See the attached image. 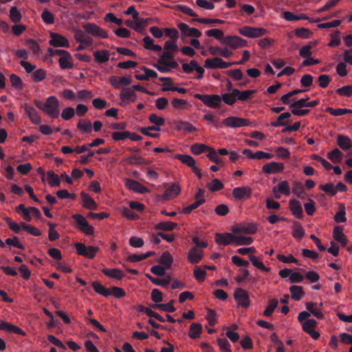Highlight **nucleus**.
Segmentation results:
<instances>
[{"label": "nucleus", "instance_id": "nucleus-1", "mask_svg": "<svg viewBox=\"0 0 352 352\" xmlns=\"http://www.w3.org/2000/svg\"><path fill=\"white\" fill-rule=\"evenodd\" d=\"M35 106L43 111L47 115L52 118H57L60 115V104L59 100L54 96H49L46 98L45 102L38 100H34Z\"/></svg>", "mask_w": 352, "mask_h": 352}, {"label": "nucleus", "instance_id": "nucleus-2", "mask_svg": "<svg viewBox=\"0 0 352 352\" xmlns=\"http://www.w3.org/2000/svg\"><path fill=\"white\" fill-rule=\"evenodd\" d=\"M194 97L201 100L206 106L210 108L217 109L221 104V96L217 94H195Z\"/></svg>", "mask_w": 352, "mask_h": 352}, {"label": "nucleus", "instance_id": "nucleus-3", "mask_svg": "<svg viewBox=\"0 0 352 352\" xmlns=\"http://www.w3.org/2000/svg\"><path fill=\"white\" fill-rule=\"evenodd\" d=\"M72 218L76 221V228L87 235H92L94 233V228L89 224V222L84 216L80 214L72 215Z\"/></svg>", "mask_w": 352, "mask_h": 352}, {"label": "nucleus", "instance_id": "nucleus-4", "mask_svg": "<svg viewBox=\"0 0 352 352\" xmlns=\"http://www.w3.org/2000/svg\"><path fill=\"white\" fill-rule=\"evenodd\" d=\"M239 32L240 34L248 38H258L266 34L267 31L263 28L243 26L239 29Z\"/></svg>", "mask_w": 352, "mask_h": 352}, {"label": "nucleus", "instance_id": "nucleus-5", "mask_svg": "<svg viewBox=\"0 0 352 352\" xmlns=\"http://www.w3.org/2000/svg\"><path fill=\"white\" fill-rule=\"evenodd\" d=\"M223 45L232 49L243 47L248 45V41L239 36H227L223 40Z\"/></svg>", "mask_w": 352, "mask_h": 352}, {"label": "nucleus", "instance_id": "nucleus-6", "mask_svg": "<svg viewBox=\"0 0 352 352\" xmlns=\"http://www.w3.org/2000/svg\"><path fill=\"white\" fill-rule=\"evenodd\" d=\"M233 65L231 62H226L222 58L215 57L214 58H208L205 60L204 67L208 69H226Z\"/></svg>", "mask_w": 352, "mask_h": 352}, {"label": "nucleus", "instance_id": "nucleus-7", "mask_svg": "<svg viewBox=\"0 0 352 352\" xmlns=\"http://www.w3.org/2000/svg\"><path fill=\"white\" fill-rule=\"evenodd\" d=\"M223 124L231 128H240L245 126H249L250 122L243 118L230 116L223 120Z\"/></svg>", "mask_w": 352, "mask_h": 352}, {"label": "nucleus", "instance_id": "nucleus-8", "mask_svg": "<svg viewBox=\"0 0 352 352\" xmlns=\"http://www.w3.org/2000/svg\"><path fill=\"white\" fill-rule=\"evenodd\" d=\"M83 28L87 33L91 34L96 37L107 38L108 37L107 32L102 28H100L95 23H85Z\"/></svg>", "mask_w": 352, "mask_h": 352}, {"label": "nucleus", "instance_id": "nucleus-9", "mask_svg": "<svg viewBox=\"0 0 352 352\" xmlns=\"http://www.w3.org/2000/svg\"><path fill=\"white\" fill-rule=\"evenodd\" d=\"M234 298L239 306L244 308H248L250 306L249 295L245 289L242 288L236 289Z\"/></svg>", "mask_w": 352, "mask_h": 352}, {"label": "nucleus", "instance_id": "nucleus-10", "mask_svg": "<svg viewBox=\"0 0 352 352\" xmlns=\"http://www.w3.org/2000/svg\"><path fill=\"white\" fill-rule=\"evenodd\" d=\"M51 39L49 41L50 45L56 47H69V43L68 40L61 34L55 32L50 33Z\"/></svg>", "mask_w": 352, "mask_h": 352}, {"label": "nucleus", "instance_id": "nucleus-11", "mask_svg": "<svg viewBox=\"0 0 352 352\" xmlns=\"http://www.w3.org/2000/svg\"><path fill=\"white\" fill-rule=\"evenodd\" d=\"M252 189L248 186L236 187L232 190V196L235 200L248 199L252 196Z\"/></svg>", "mask_w": 352, "mask_h": 352}, {"label": "nucleus", "instance_id": "nucleus-12", "mask_svg": "<svg viewBox=\"0 0 352 352\" xmlns=\"http://www.w3.org/2000/svg\"><path fill=\"white\" fill-rule=\"evenodd\" d=\"M285 166L283 163L271 162L263 165L262 171L265 174H275L284 170Z\"/></svg>", "mask_w": 352, "mask_h": 352}, {"label": "nucleus", "instance_id": "nucleus-13", "mask_svg": "<svg viewBox=\"0 0 352 352\" xmlns=\"http://www.w3.org/2000/svg\"><path fill=\"white\" fill-rule=\"evenodd\" d=\"M178 28L181 31L182 34L186 36H192L199 38L201 36V32L195 28H190L187 24L184 23H179L177 25Z\"/></svg>", "mask_w": 352, "mask_h": 352}, {"label": "nucleus", "instance_id": "nucleus-14", "mask_svg": "<svg viewBox=\"0 0 352 352\" xmlns=\"http://www.w3.org/2000/svg\"><path fill=\"white\" fill-rule=\"evenodd\" d=\"M23 109L32 123L36 125L41 124V116L33 107L29 105L28 103H25L23 104Z\"/></svg>", "mask_w": 352, "mask_h": 352}, {"label": "nucleus", "instance_id": "nucleus-15", "mask_svg": "<svg viewBox=\"0 0 352 352\" xmlns=\"http://www.w3.org/2000/svg\"><path fill=\"white\" fill-rule=\"evenodd\" d=\"M109 80L115 89H118L121 85H129L132 82L130 76L119 77L117 76H111L109 77Z\"/></svg>", "mask_w": 352, "mask_h": 352}, {"label": "nucleus", "instance_id": "nucleus-16", "mask_svg": "<svg viewBox=\"0 0 352 352\" xmlns=\"http://www.w3.org/2000/svg\"><path fill=\"white\" fill-rule=\"evenodd\" d=\"M126 186L129 190H133L140 194H145L149 192V190L147 187L143 186L140 182L133 179H127L126 180Z\"/></svg>", "mask_w": 352, "mask_h": 352}, {"label": "nucleus", "instance_id": "nucleus-17", "mask_svg": "<svg viewBox=\"0 0 352 352\" xmlns=\"http://www.w3.org/2000/svg\"><path fill=\"white\" fill-rule=\"evenodd\" d=\"M204 257V252L197 247L190 248L188 254V260L191 264L199 263Z\"/></svg>", "mask_w": 352, "mask_h": 352}, {"label": "nucleus", "instance_id": "nucleus-18", "mask_svg": "<svg viewBox=\"0 0 352 352\" xmlns=\"http://www.w3.org/2000/svg\"><path fill=\"white\" fill-rule=\"evenodd\" d=\"M234 235L229 232L217 233L215 236V241L219 245H228L232 243H234Z\"/></svg>", "mask_w": 352, "mask_h": 352}, {"label": "nucleus", "instance_id": "nucleus-19", "mask_svg": "<svg viewBox=\"0 0 352 352\" xmlns=\"http://www.w3.org/2000/svg\"><path fill=\"white\" fill-rule=\"evenodd\" d=\"M289 205L292 214L298 219H302L303 217V211L300 202L296 199H291L289 201Z\"/></svg>", "mask_w": 352, "mask_h": 352}, {"label": "nucleus", "instance_id": "nucleus-20", "mask_svg": "<svg viewBox=\"0 0 352 352\" xmlns=\"http://www.w3.org/2000/svg\"><path fill=\"white\" fill-rule=\"evenodd\" d=\"M181 191L180 187L178 184L174 183L172 186L168 188L162 195V198L166 200L171 199L177 196Z\"/></svg>", "mask_w": 352, "mask_h": 352}, {"label": "nucleus", "instance_id": "nucleus-21", "mask_svg": "<svg viewBox=\"0 0 352 352\" xmlns=\"http://www.w3.org/2000/svg\"><path fill=\"white\" fill-rule=\"evenodd\" d=\"M80 196L83 207L92 210L97 209L98 205L96 202L88 194L82 191L80 193Z\"/></svg>", "mask_w": 352, "mask_h": 352}, {"label": "nucleus", "instance_id": "nucleus-22", "mask_svg": "<svg viewBox=\"0 0 352 352\" xmlns=\"http://www.w3.org/2000/svg\"><path fill=\"white\" fill-rule=\"evenodd\" d=\"M333 236L335 240L340 243L342 246L345 247L347 245V238L342 232V228L340 226H336L333 228Z\"/></svg>", "mask_w": 352, "mask_h": 352}, {"label": "nucleus", "instance_id": "nucleus-23", "mask_svg": "<svg viewBox=\"0 0 352 352\" xmlns=\"http://www.w3.org/2000/svg\"><path fill=\"white\" fill-rule=\"evenodd\" d=\"M102 272L111 278H113L118 280H122L124 277V272L118 268H113V269H107L104 268L102 270Z\"/></svg>", "mask_w": 352, "mask_h": 352}, {"label": "nucleus", "instance_id": "nucleus-24", "mask_svg": "<svg viewBox=\"0 0 352 352\" xmlns=\"http://www.w3.org/2000/svg\"><path fill=\"white\" fill-rule=\"evenodd\" d=\"M235 233H244L246 234H253L257 232V228L254 223H247L241 226L239 228L233 230Z\"/></svg>", "mask_w": 352, "mask_h": 352}, {"label": "nucleus", "instance_id": "nucleus-25", "mask_svg": "<svg viewBox=\"0 0 352 352\" xmlns=\"http://www.w3.org/2000/svg\"><path fill=\"white\" fill-rule=\"evenodd\" d=\"M123 162H126L130 165H142L146 164V160L140 155H132L126 156L122 159Z\"/></svg>", "mask_w": 352, "mask_h": 352}, {"label": "nucleus", "instance_id": "nucleus-26", "mask_svg": "<svg viewBox=\"0 0 352 352\" xmlns=\"http://www.w3.org/2000/svg\"><path fill=\"white\" fill-rule=\"evenodd\" d=\"M306 309L310 314L316 317L318 319H322L324 314L321 309L317 307V304L313 302H308L305 304Z\"/></svg>", "mask_w": 352, "mask_h": 352}, {"label": "nucleus", "instance_id": "nucleus-27", "mask_svg": "<svg viewBox=\"0 0 352 352\" xmlns=\"http://www.w3.org/2000/svg\"><path fill=\"white\" fill-rule=\"evenodd\" d=\"M0 329L5 330L10 333H14L18 335H25L24 331L14 324H12L8 322H2L0 323Z\"/></svg>", "mask_w": 352, "mask_h": 352}, {"label": "nucleus", "instance_id": "nucleus-28", "mask_svg": "<svg viewBox=\"0 0 352 352\" xmlns=\"http://www.w3.org/2000/svg\"><path fill=\"white\" fill-rule=\"evenodd\" d=\"M120 97L122 100H127L134 102L136 100L137 95L132 88L124 87L122 88Z\"/></svg>", "mask_w": 352, "mask_h": 352}, {"label": "nucleus", "instance_id": "nucleus-29", "mask_svg": "<svg viewBox=\"0 0 352 352\" xmlns=\"http://www.w3.org/2000/svg\"><path fill=\"white\" fill-rule=\"evenodd\" d=\"M58 63L62 69H72L74 67L72 57L69 52L66 53L65 56H60Z\"/></svg>", "mask_w": 352, "mask_h": 352}, {"label": "nucleus", "instance_id": "nucleus-30", "mask_svg": "<svg viewBox=\"0 0 352 352\" xmlns=\"http://www.w3.org/2000/svg\"><path fill=\"white\" fill-rule=\"evenodd\" d=\"M159 263L163 265L165 269H170L173 263V258L169 252L166 251L161 255Z\"/></svg>", "mask_w": 352, "mask_h": 352}, {"label": "nucleus", "instance_id": "nucleus-31", "mask_svg": "<svg viewBox=\"0 0 352 352\" xmlns=\"http://www.w3.org/2000/svg\"><path fill=\"white\" fill-rule=\"evenodd\" d=\"M175 300H170L168 303L166 304H153L151 305V307L153 309H159L160 310H162L164 311H166L168 313H173L175 311L176 309L173 306V304L175 303Z\"/></svg>", "mask_w": 352, "mask_h": 352}, {"label": "nucleus", "instance_id": "nucleus-32", "mask_svg": "<svg viewBox=\"0 0 352 352\" xmlns=\"http://www.w3.org/2000/svg\"><path fill=\"white\" fill-rule=\"evenodd\" d=\"M337 143L343 150H349L351 148L352 144L351 139L346 135L339 134L337 137Z\"/></svg>", "mask_w": 352, "mask_h": 352}, {"label": "nucleus", "instance_id": "nucleus-33", "mask_svg": "<svg viewBox=\"0 0 352 352\" xmlns=\"http://www.w3.org/2000/svg\"><path fill=\"white\" fill-rule=\"evenodd\" d=\"M292 115L289 112H284L278 116L276 121L271 122V125L274 127L286 126L288 121L285 120L289 118Z\"/></svg>", "mask_w": 352, "mask_h": 352}, {"label": "nucleus", "instance_id": "nucleus-34", "mask_svg": "<svg viewBox=\"0 0 352 352\" xmlns=\"http://www.w3.org/2000/svg\"><path fill=\"white\" fill-rule=\"evenodd\" d=\"M176 128L177 131H184L186 133H192L197 131V128L192 124L182 120L177 122Z\"/></svg>", "mask_w": 352, "mask_h": 352}, {"label": "nucleus", "instance_id": "nucleus-35", "mask_svg": "<svg viewBox=\"0 0 352 352\" xmlns=\"http://www.w3.org/2000/svg\"><path fill=\"white\" fill-rule=\"evenodd\" d=\"M91 285L96 292L104 297H109L111 294V292L109 289L106 288L98 281L92 282Z\"/></svg>", "mask_w": 352, "mask_h": 352}, {"label": "nucleus", "instance_id": "nucleus-36", "mask_svg": "<svg viewBox=\"0 0 352 352\" xmlns=\"http://www.w3.org/2000/svg\"><path fill=\"white\" fill-rule=\"evenodd\" d=\"M255 92L256 90H245L241 91L238 89H234V94L236 97V100L241 101H245L248 100Z\"/></svg>", "mask_w": 352, "mask_h": 352}, {"label": "nucleus", "instance_id": "nucleus-37", "mask_svg": "<svg viewBox=\"0 0 352 352\" xmlns=\"http://www.w3.org/2000/svg\"><path fill=\"white\" fill-rule=\"evenodd\" d=\"M94 56L98 63H105L109 60V52L107 50H97L94 52Z\"/></svg>", "mask_w": 352, "mask_h": 352}, {"label": "nucleus", "instance_id": "nucleus-38", "mask_svg": "<svg viewBox=\"0 0 352 352\" xmlns=\"http://www.w3.org/2000/svg\"><path fill=\"white\" fill-rule=\"evenodd\" d=\"M202 332V326L200 323H192L190 327L188 336L192 339L199 337Z\"/></svg>", "mask_w": 352, "mask_h": 352}, {"label": "nucleus", "instance_id": "nucleus-39", "mask_svg": "<svg viewBox=\"0 0 352 352\" xmlns=\"http://www.w3.org/2000/svg\"><path fill=\"white\" fill-rule=\"evenodd\" d=\"M178 226L177 223L171 221H161L156 224L155 228L157 230H162L164 231H172Z\"/></svg>", "mask_w": 352, "mask_h": 352}, {"label": "nucleus", "instance_id": "nucleus-40", "mask_svg": "<svg viewBox=\"0 0 352 352\" xmlns=\"http://www.w3.org/2000/svg\"><path fill=\"white\" fill-rule=\"evenodd\" d=\"M292 294V298L294 300H300L304 294L302 287L298 285H292L289 288Z\"/></svg>", "mask_w": 352, "mask_h": 352}, {"label": "nucleus", "instance_id": "nucleus-41", "mask_svg": "<svg viewBox=\"0 0 352 352\" xmlns=\"http://www.w3.org/2000/svg\"><path fill=\"white\" fill-rule=\"evenodd\" d=\"M292 192L299 199H305V198L306 194L304 190V186L300 182H294L292 188Z\"/></svg>", "mask_w": 352, "mask_h": 352}, {"label": "nucleus", "instance_id": "nucleus-42", "mask_svg": "<svg viewBox=\"0 0 352 352\" xmlns=\"http://www.w3.org/2000/svg\"><path fill=\"white\" fill-rule=\"evenodd\" d=\"M77 128L83 133H89L92 131V124L89 120H80L77 124Z\"/></svg>", "mask_w": 352, "mask_h": 352}, {"label": "nucleus", "instance_id": "nucleus-43", "mask_svg": "<svg viewBox=\"0 0 352 352\" xmlns=\"http://www.w3.org/2000/svg\"><path fill=\"white\" fill-rule=\"evenodd\" d=\"M292 236L300 240L305 235V231L302 226L298 221H294Z\"/></svg>", "mask_w": 352, "mask_h": 352}, {"label": "nucleus", "instance_id": "nucleus-44", "mask_svg": "<svg viewBox=\"0 0 352 352\" xmlns=\"http://www.w3.org/2000/svg\"><path fill=\"white\" fill-rule=\"evenodd\" d=\"M206 34L210 37H214L223 45V40L226 36H223V32L219 29H211L206 32Z\"/></svg>", "mask_w": 352, "mask_h": 352}, {"label": "nucleus", "instance_id": "nucleus-45", "mask_svg": "<svg viewBox=\"0 0 352 352\" xmlns=\"http://www.w3.org/2000/svg\"><path fill=\"white\" fill-rule=\"evenodd\" d=\"M48 183L52 187H58L60 185V179L58 175L53 170L47 172Z\"/></svg>", "mask_w": 352, "mask_h": 352}, {"label": "nucleus", "instance_id": "nucleus-46", "mask_svg": "<svg viewBox=\"0 0 352 352\" xmlns=\"http://www.w3.org/2000/svg\"><path fill=\"white\" fill-rule=\"evenodd\" d=\"M249 259L252 262V265L254 267H257L258 269L265 272H268L270 271V268L265 267L263 263L261 261H260L256 256L254 255H250Z\"/></svg>", "mask_w": 352, "mask_h": 352}, {"label": "nucleus", "instance_id": "nucleus-47", "mask_svg": "<svg viewBox=\"0 0 352 352\" xmlns=\"http://www.w3.org/2000/svg\"><path fill=\"white\" fill-rule=\"evenodd\" d=\"M207 157L212 162L215 163L217 165H223V161L218 155L217 152L212 147H210V148L208 149V153L207 154Z\"/></svg>", "mask_w": 352, "mask_h": 352}, {"label": "nucleus", "instance_id": "nucleus-48", "mask_svg": "<svg viewBox=\"0 0 352 352\" xmlns=\"http://www.w3.org/2000/svg\"><path fill=\"white\" fill-rule=\"evenodd\" d=\"M175 157L190 168L194 167L195 165V160L190 155L178 154Z\"/></svg>", "mask_w": 352, "mask_h": 352}, {"label": "nucleus", "instance_id": "nucleus-49", "mask_svg": "<svg viewBox=\"0 0 352 352\" xmlns=\"http://www.w3.org/2000/svg\"><path fill=\"white\" fill-rule=\"evenodd\" d=\"M206 202L205 199H200L192 203V204L182 209V213L185 214H190L193 210L199 207L201 204Z\"/></svg>", "mask_w": 352, "mask_h": 352}, {"label": "nucleus", "instance_id": "nucleus-50", "mask_svg": "<svg viewBox=\"0 0 352 352\" xmlns=\"http://www.w3.org/2000/svg\"><path fill=\"white\" fill-rule=\"evenodd\" d=\"M210 147L204 144L196 143L191 146L190 150L195 155H199L206 151L208 152Z\"/></svg>", "mask_w": 352, "mask_h": 352}, {"label": "nucleus", "instance_id": "nucleus-51", "mask_svg": "<svg viewBox=\"0 0 352 352\" xmlns=\"http://www.w3.org/2000/svg\"><path fill=\"white\" fill-rule=\"evenodd\" d=\"M326 111L334 116H340L346 113H352V110L349 109H333L332 107H327Z\"/></svg>", "mask_w": 352, "mask_h": 352}, {"label": "nucleus", "instance_id": "nucleus-52", "mask_svg": "<svg viewBox=\"0 0 352 352\" xmlns=\"http://www.w3.org/2000/svg\"><path fill=\"white\" fill-rule=\"evenodd\" d=\"M146 277L149 279L153 284L156 285H160V286H162V287H167V285L169 284L170 283V277H168L166 279H164V280H161L160 278H155L153 276H152L151 274H145Z\"/></svg>", "mask_w": 352, "mask_h": 352}, {"label": "nucleus", "instance_id": "nucleus-53", "mask_svg": "<svg viewBox=\"0 0 352 352\" xmlns=\"http://www.w3.org/2000/svg\"><path fill=\"white\" fill-rule=\"evenodd\" d=\"M328 158L335 163L341 162L342 160L343 154L338 148H334L332 151L328 153Z\"/></svg>", "mask_w": 352, "mask_h": 352}, {"label": "nucleus", "instance_id": "nucleus-54", "mask_svg": "<svg viewBox=\"0 0 352 352\" xmlns=\"http://www.w3.org/2000/svg\"><path fill=\"white\" fill-rule=\"evenodd\" d=\"M319 188L329 196H334L336 195V189L334 184L332 183H327L324 185H320Z\"/></svg>", "mask_w": 352, "mask_h": 352}, {"label": "nucleus", "instance_id": "nucleus-55", "mask_svg": "<svg viewBox=\"0 0 352 352\" xmlns=\"http://www.w3.org/2000/svg\"><path fill=\"white\" fill-rule=\"evenodd\" d=\"M234 239L237 245H248L253 242V239L250 236H234Z\"/></svg>", "mask_w": 352, "mask_h": 352}, {"label": "nucleus", "instance_id": "nucleus-56", "mask_svg": "<svg viewBox=\"0 0 352 352\" xmlns=\"http://www.w3.org/2000/svg\"><path fill=\"white\" fill-rule=\"evenodd\" d=\"M276 188L280 192L285 195H289L290 193V189L287 181H283L279 183L276 186L274 187L273 191L275 192Z\"/></svg>", "mask_w": 352, "mask_h": 352}, {"label": "nucleus", "instance_id": "nucleus-57", "mask_svg": "<svg viewBox=\"0 0 352 352\" xmlns=\"http://www.w3.org/2000/svg\"><path fill=\"white\" fill-rule=\"evenodd\" d=\"M278 304V302L276 299H272L270 300L268 306L266 307L263 312V315L267 317L271 316L277 307Z\"/></svg>", "mask_w": 352, "mask_h": 352}, {"label": "nucleus", "instance_id": "nucleus-58", "mask_svg": "<svg viewBox=\"0 0 352 352\" xmlns=\"http://www.w3.org/2000/svg\"><path fill=\"white\" fill-rule=\"evenodd\" d=\"M221 102L223 101L226 104L233 105L236 101V97L234 94V89L230 94H224L221 96Z\"/></svg>", "mask_w": 352, "mask_h": 352}, {"label": "nucleus", "instance_id": "nucleus-59", "mask_svg": "<svg viewBox=\"0 0 352 352\" xmlns=\"http://www.w3.org/2000/svg\"><path fill=\"white\" fill-rule=\"evenodd\" d=\"M10 18L14 23H18L22 19V14L16 7H12L10 10Z\"/></svg>", "mask_w": 352, "mask_h": 352}, {"label": "nucleus", "instance_id": "nucleus-60", "mask_svg": "<svg viewBox=\"0 0 352 352\" xmlns=\"http://www.w3.org/2000/svg\"><path fill=\"white\" fill-rule=\"evenodd\" d=\"M94 97L92 91L87 89L80 90L77 94V98L79 101H87Z\"/></svg>", "mask_w": 352, "mask_h": 352}, {"label": "nucleus", "instance_id": "nucleus-61", "mask_svg": "<svg viewBox=\"0 0 352 352\" xmlns=\"http://www.w3.org/2000/svg\"><path fill=\"white\" fill-rule=\"evenodd\" d=\"M10 82L12 86L18 89H21L23 88V81L21 78L18 76L16 74H12L10 76Z\"/></svg>", "mask_w": 352, "mask_h": 352}, {"label": "nucleus", "instance_id": "nucleus-62", "mask_svg": "<svg viewBox=\"0 0 352 352\" xmlns=\"http://www.w3.org/2000/svg\"><path fill=\"white\" fill-rule=\"evenodd\" d=\"M206 272L199 266H196L194 270V276L198 281H204L206 276Z\"/></svg>", "mask_w": 352, "mask_h": 352}, {"label": "nucleus", "instance_id": "nucleus-63", "mask_svg": "<svg viewBox=\"0 0 352 352\" xmlns=\"http://www.w3.org/2000/svg\"><path fill=\"white\" fill-rule=\"evenodd\" d=\"M336 92L342 96L351 97L352 96V85L344 86L341 88L336 89Z\"/></svg>", "mask_w": 352, "mask_h": 352}, {"label": "nucleus", "instance_id": "nucleus-64", "mask_svg": "<svg viewBox=\"0 0 352 352\" xmlns=\"http://www.w3.org/2000/svg\"><path fill=\"white\" fill-rule=\"evenodd\" d=\"M217 342L221 351L231 352L230 342L226 338H218Z\"/></svg>", "mask_w": 352, "mask_h": 352}]
</instances>
